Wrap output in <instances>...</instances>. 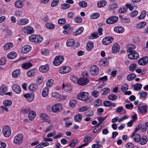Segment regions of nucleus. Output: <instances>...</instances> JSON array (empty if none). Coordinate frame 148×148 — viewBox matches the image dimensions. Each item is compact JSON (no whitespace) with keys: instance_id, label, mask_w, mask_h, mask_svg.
<instances>
[{"instance_id":"obj_1","label":"nucleus","mask_w":148,"mask_h":148,"mask_svg":"<svg viewBox=\"0 0 148 148\" xmlns=\"http://www.w3.org/2000/svg\"><path fill=\"white\" fill-rule=\"evenodd\" d=\"M88 93L86 92H80L77 96L78 99L82 101H85L87 103L92 101V99L88 97Z\"/></svg>"},{"instance_id":"obj_2","label":"nucleus","mask_w":148,"mask_h":148,"mask_svg":"<svg viewBox=\"0 0 148 148\" xmlns=\"http://www.w3.org/2000/svg\"><path fill=\"white\" fill-rule=\"evenodd\" d=\"M29 40L32 42L40 43L42 41L43 38L40 35L33 34L29 36Z\"/></svg>"},{"instance_id":"obj_3","label":"nucleus","mask_w":148,"mask_h":148,"mask_svg":"<svg viewBox=\"0 0 148 148\" xmlns=\"http://www.w3.org/2000/svg\"><path fill=\"white\" fill-rule=\"evenodd\" d=\"M64 60V57L62 56H57L55 57L53 64L55 66H58L62 63Z\"/></svg>"},{"instance_id":"obj_4","label":"nucleus","mask_w":148,"mask_h":148,"mask_svg":"<svg viewBox=\"0 0 148 148\" xmlns=\"http://www.w3.org/2000/svg\"><path fill=\"white\" fill-rule=\"evenodd\" d=\"M2 132L5 137H9L11 134V129L10 127L8 125L5 126L3 127Z\"/></svg>"},{"instance_id":"obj_5","label":"nucleus","mask_w":148,"mask_h":148,"mask_svg":"<svg viewBox=\"0 0 148 148\" xmlns=\"http://www.w3.org/2000/svg\"><path fill=\"white\" fill-rule=\"evenodd\" d=\"M23 136L21 134H17L14 137V142L15 144H20L21 143L23 140Z\"/></svg>"},{"instance_id":"obj_6","label":"nucleus","mask_w":148,"mask_h":148,"mask_svg":"<svg viewBox=\"0 0 148 148\" xmlns=\"http://www.w3.org/2000/svg\"><path fill=\"white\" fill-rule=\"evenodd\" d=\"M99 72V69L96 65H93L90 68L89 73L93 75H95L98 74Z\"/></svg>"},{"instance_id":"obj_7","label":"nucleus","mask_w":148,"mask_h":148,"mask_svg":"<svg viewBox=\"0 0 148 148\" xmlns=\"http://www.w3.org/2000/svg\"><path fill=\"white\" fill-rule=\"evenodd\" d=\"M118 17L116 16H111L106 20L107 24H112L116 23L118 20Z\"/></svg>"},{"instance_id":"obj_8","label":"nucleus","mask_w":148,"mask_h":148,"mask_svg":"<svg viewBox=\"0 0 148 148\" xmlns=\"http://www.w3.org/2000/svg\"><path fill=\"white\" fill-rule=\"evenodd\" d=\"M138 64L140 65H145L148 63V57H143L138 61Z\"/></svg>"},{"instance_id":"obj_9","label":"nucleus","mask_w":148,"mask_h":148,"mask_svg":"<svg viewBox=\"0 0 148 148\" xmlns=\"http://www.w3.org/2000/svg\"><path fill=\"white\" fill-rule=\"evenodd\" d=\"M89 81V80L86 78H81L77 79V83L78 84L82 86L86 85Z\"/></svg>"},{"instance_id":"obj_10","label":"nucleus","mask_w":148,"mask_h":148,"mask_svg":"<svg viewBox=\"0 0 148 148\" xmlns=\"http://www.w3.org/2000/svg\"><path fill=\"white\" fill-rule=\"evenodd\" d=\"M113 38L110 37H107L104 38L102 40V43L104 45H108L113 40Z\"/></svg>"},{"instance_id":"obj_11","label":"nucleus","mask_w":148,"mask_h":148,"mask_svg":"<svg viewBox=\"0 0 148 148\" xmlns=\"http://www.w3.org/2000/svg\"><path fill=\"white\" fill-rule=\"evenodd\" d=\"M130 54H128V57L131 60H134L137 59L139 57V55L137 52H134L130 53Z\"/></svg>"},{"instance_id":"obj_12","label":"nucleus","mask_w":148,"mask_h":148,"mask_svg":"<svg viewBox=\"0 0 148 148\" xmlns=\"http://www.w3.org/2000/svg\"><path fill=\"white\" fill-rule=\"evenodd\" d=\"M24 33H27L29 34H31L34 33V29L31 26H27L23 28L22 29Z\"/></svg>"},{"instance_id":"obj_13","label":"nucleus","mask_w":148,"mask_h":148,"mask_svg":"<svg viewBox=\"0 0 148 148\" xmlns=\"http://www.w3.org/2000/svg\"><path fill=\"white\" fill-rule=\"evenodd\" d=\"M70 70V67L68 66H65L61 68L59 71V72L62 74H65L68 73Z\"/></svg>"},{"instance_id":"obj_14","label":"nucleus","mask_w":148,"mask_h":148,"mask_svg":"<svg viewBox=\"0 0 148 148\" xmlns=\"http://www.w3.org/2000/svg\"><path fill=\"white\" fill-rule=\"evenodd\" d=\"M7 90V88L5 84H3L0 87V95H3L5 94Z\"/></svg>"},{"instance_id":"obj_15","label":"nucleus","mask_w":148,"mask_h":148,"mask_svg":"<svg viewBox=\"0 0 148 148\" xmlns=\"http://www.w3.org/2000/svg\"><path fill=\"white\" fill-rule=\"evenodd\" d=\"M114 30L116 33H121L124 32V29L123 27L117 26L114 28Z\"/></svg>"},{"instance_id":"obj_16","label":"nucleus","mask_w":148,"mask_h":148,"mask_svg":"<svg viewBox=\"0 0 148 148\" xmlns=\"http://www.w3.org/2000/svg\"><path fill=\"white\" fill-rule=\"evenodd\" d=\"M29 22V20L26 18L21 19L17 23L18 25H26Z\"/></svg>"},{"instance_id":"obj_17","label":"nucleus","mask_w":148,"mask_h":148,"mask_svg":"<svg viewBox=\"0 0 148 148\" xmlns=\"http://www.w3.org/2000/svg\"><path fill=\"white\" fill-rule=\"evenodd\" d=\"M60 103L57 104L53 105L52 108V111L53 112H57L60 111Z\"/></svg>"},{"instance_id":"obj_18","label":"nucleus","mask_w":148,"mask_h":148,"mask_svg":"<svg viewBox=\"0 0 148 148\" xmlns=\"http://www.w3.org/2000/svg\"><path fill=\"white\" fill-rule=\"evenodd\" d=\"M31 47L29 45H26L23 47L21 49V52L23 53H26L31 50Z\"/></svg>"},{"instance_id":"obj_19","label":"nucleus","mask_w":148,"mask_h":148,"mask_svg":"<svg viewBox=\"0 0 148 148\" xmlns=\"http://www.w3.org/2000/svg\"><path fill=\"white\" fill-rule=\"evenodd\" d=\"M49 67L48 64L42 65L39 68L40 71L42 73H46L49 70Z\"/></svg>"},{"instance_id":"obj_20","label":"nucleus","mask_w":148,"mask_h":148,"mask_svg":"<svg viewBox=\"0 0 148 148\" xmlns=\"http://www.w3.org/2000/svg\"><path fill=\"white\" fill-rule=\"evenodd\" d=\"M147 106L140 104L138 106V109L141 113H144L147 112Z\"/></svg>"},{"instance_id":"obj_21","label":"nucleus","mask_w":148,"mask_h":148,"mask_svg":"<svg viewBox=\"0 0 148 148\" xmlns=\"http://www.w3.org/2000/svg\"><path fill=\"white\" fill-rule=\"evenodd\" d=\"M12 90L17 94L20 93L21 91V89L20 87L18 85L15 84L12 86Z\"/></svg>"},{"instance_id":"obj_22","label":"nucleus","mask_w":148,"mask_h":148,"mask_svg":"<svg viewBox=\"0 0 148 148\" xmlns=\"http://www.w3.org/2000/svg\"><path fill=\"white\" fill-rule=\"evenodd\" d=\"M100 64L103 66H105L108 65L109 63L108 60L107 58H103L99 61Z\"/></svg>"},{"instance_id":"obj_23","label":"nucleus","mask_w":148,"mask_h":148,"mask_svg":"<svg viewBox=\"0 0 148 148\" xmlns=\"http://www.w3.org/2000/svg\"><path fill=\"white\" fill-rule=\"evenodd\" d=\"M136 48V46L133 44H129L127 46V53H131L134 52L135 51L134 50Z\"/></svg>"},{"instance_id":"obj_24","label":"nucleus","mask_w":148,"mask_h":148,"mask_svg":"<svg viewBox=\"0 0 148 148\" xmlns=\"http://www.w3.org/2000/svg\"><path fill=\"white\" fill-rule=\"evenodd\" d=\"M17 56V53L14 51H12L7 55L8 58L10 59H12L15 58Z\"/></svg>"},{"instance_id":"obj_25","label":"nucleus","mask_w":148,"mask_h":148,"mask_svg":"<svg viewBox=\"0 0 148 148\" xmlns=\"http://www.w3.org/2000/svg\"><path fill=\"white\" fill-rule=\"evenodd\" d=\"M120 45L118 44H116L112 47V52L114 53L117 52L119 50Z\"/></svg>"},{"instance_id":"obj_26","label":"nucleus","mask_w":148,"mask_h":148,"mask_svg":"<svg viewBox=\"0 0 148 148\" xmlns=\"http://www.w3.org/2000/svg\"><path fill=\"white\" fill-rule=\"evenodd\" d=\"M33 64L30 62L25 63L22 65V67L23 69H27L32 67Z\"/></svg>"},{"instance_id":"obj_27","label":"nucleus","mask_w":148,"mask_h":148,"mask_svg":"<svg viewBox=\"0 0 148 148\" xmlns=\"http://www.w3.org/2000/svg\"><path fill=\"white\" fill-rule=\"evenodd\" d=\"M147 138L146 136H143L140 138L139 142L140 145H143L147 143Z\"/></svg>"},{"instance_id":"obj_28","label":"nucleus","mask_w":148,"mask_h":148,"mask_svg":"<svg viewBox=\"0 0 148 148\" xmlns=\"http://www.w3.org/2000/svg\"><path fill=\"white\" fill-rule=\"evenodd\" d=\"M13 44L11 42L6 43L3 46V49L5 50H8L12 48Z\"/></svg>"},{"instance_id":"obj_29","label":"nucleus","mask_w":148,"mask_h":148,"mask_svg":"<svg viewBox=\"0 0 148 148\" xmlns=\"http://www.w3.org/2000/svg\"><path fill=\"white\" fill-rule=\"evenodd\" d=\"M36 116V113L34 111H31L28 114L29 120L30 121L33 120Z\"/></svg>"},{"instance_id":"obj_30","label":"nucleus","mask_w":148,"mask_h":148,"mask_svg":"<svg viewBox=\"0 0 148 148\" xmlns=\"http://www.w3.org/2000/svg\"><path fill=\"white\" fill-rule=\"evenodd\" d=\"M36 72V69L30 70L27 72V75L29 77H32L35 75V73Z\"/></svg>"},{"instance_id":"obj_31","label":"nucleus","mask_w":148,"mask_h":148,"mask_svg":"<svg viewBox=\"0 0 148 148\" xmlns=\"http://www.w3.org/2000/svg\"><path fill=\"white\" fill-rule=\"evenodd\" d=\"M138 94L140 95L141 98L143 99H145L147 95V93L143 90H141L138 92Z\"/></svg>"},{"instance_id":"obj_32","label":"nucleus","mask_w":148,"mask_h":148,"mask_svg":"<svg viewBox=\"0 0 148 148\" xmlns=\"http://www.w3.org/2000/svg\"><path fill=\"white\" fill-rule=\"evenodd\" d=\"M94 46V44L92 41H89L88 42L86 45V49L88 51H90L91 50Z\"/></svg>"},{"instance_id":"obj_33","label":"nucleus","mask_w":148,"mask_h":148,"mask_svg":"<svg viewBox=\"0 0 148 148\" xmlns=\"http://www.w3.org/2000/svg\"><path fill=\"white\" fill-rule=\"evenodd\" d=\"M21 72L20 70L17 69L14 70L12 73V76L13 77L16 78L20 75Z\"/></svg>"},{"instance_id":"obj_34","label":"nucleus","mask_w":148,"mask_h":148,"mask_svg":"<svg viewBox=\"0 0 148 148\" xmlns=\"http://www.w3.org/2000/svg\"><path fill=\"white\" fill-rule=\"evenodd\" d=\"M142 127V125L141 124H139L135 128L134 132L132 134L131 136V138H132L135 135V133H136Z\"/></svg>"},{"instance_id":"obj_35","label":"nucleus","mask_w":148,"mask_h":148,"mask_svg":"<svg viewBox=\"0 0 148 148\" xmlns=\"http://www.w3.org/2000/svg\"><path fill=\"white\" fill-rule=\"evenodd\" d=\"M142 87V85L140 84H136L133 86L134 90L139 91L140 90Z\"/></svg>"},{"instance_id":"obj_36","label":"nucleus","mask_w":148,"mask_h":148,"mask_svg":"<svg viewBox=\"0 0 148 148\" xmlns=\"http://www.w3.org/2000/svg\"><path fill=\"white\" fill-rule=\"evenodd\" d=\"M84 30V28L83 27H80L79 29L74 32L73 33V35L75 36H77V35L80 34L82 32H83Z\"/></svg>"},{"instance_id":"obj_37","label":"nucleus","mask_w":148,"mask_h":148,"mask_svg":"<svg viewBox=\"0 0 148 148\" xmlns=\"http://www.w3.org/2000/svg\"><path fill=\"white\" fill-rule=\"evenodd\" d=\"M38 87V86L36 84H32L29 86L28 88L32 91H34L37 89Z\"/></svg>"},{"instance_id":"obj_38","label":"nucleus","mask_w":148,"mask_h":148,"mask_svg":"<svg viewBox=\"0 0 148 148\" xmlns=\"http://www.w3.org/2000/svg\"><path fill=\"white\" fill-rule=\"evenodd\" d=\"M147 23L145 21L142 22L138 24L136 26L137 29H141L143 28L146 25Z\"/></svg>"},{"instance_id":"obj_39","label":"nucleus","mask_w":148,"mask_h":148,"mask_svg":"<svg viewBox=\"0 0 148 148\" xmlns=\"http://www.w3.org/2000/svg\"><path fill=\"white\" fill-rule=\"evenodd\" d=\"M116 111L121 114H123L125 113L126 110L122 107H119L116 109Z\"/></svg>"},{"instance_id":"obj_40","label":"nucleus","mask_w":148,"mask_h":148,"mask_svg":"<svg viewBox=\"0 0 148 148\" xmlns=\"http://www.w3.org/2000/svg\"><path fill=\"white\" fill-rule=\"evenodd\" d=\"M82 117V116L81 114H78L75 116L74 120L75 121L79 122L81 120Z\"/></svg>"},{"instance_id":"obj_41","label":"nucleus","mask_w":148,"mask_h":148,"mask_svg":"<svg viewBox=\"0 0 148 148\" xmlns=\"http://www.w3.org/2000/svg\"><path fill=\"white\" fill-rule=\"evenodd\" d=\"M45 26L48 29H53L55 28L54 25L49 23H48L45 24Z\"/></svg>"},{"instance_id":"obj_42","label":"nucleus","mask_w":148,"mask_h":148,"mask_svg":"<svg viewBox=\"0 0 148 148\" xmlns=\"http://www.w3.org/2000/svg\"><path fill=\"white\" fill-rule=\"evenodd\" d=\"M8 26L4 25L2 27V31L3 32H7V35H10L12 33L11 32L10 30H8Z\"/></svg>"},{"instance_id":"obj_43","label":"nucleus","mask_w":148,"mask_h":148,"mask_svg":"<svg viewBox=\"0 0 148 148\" xmlns=\"http://www.w3.org/2000/svg\"><path fill=\"white\" fill-rule=\"evenodd\" d=\"M107 3V2L105 1H102L99 2L97 4V6L99 8L105 6Z\"/></svg>"},{"instance_id":"obj_44","label":"nucleus","mask_w":148,"mask_h":148,"mask_svg":"<svg viewBox=\"0 0 148 148\" xmlns=\"http://www.w3.org/2000/svg\"><path fill=\"white\" fill-rule=\"evenodd\" d=\"M75 41L73 39H69L67 40L66 45L68 47L72 46L74 45Z\"/></svg>"},{"instance_id":"obj_45","label":"nucleus","mask_w":148,"mask_h":148,"mask_svg":"<svg viewBox=\"0 0 148 148\" xmlns=\"http://www.w3.org/2000/svg\"><path fill=\"white\" fill-rule=\"evenodd\" d=\"M134 137V141L136 142H138L141 138L140 135L139 134L135 133V135Z\"/></svg>"},{"instance_id":"obj_46","label":"nucleus","mask_w":148,"mask_h":148,"mask_svg":"<svg viewBox=\"0 0 148 148\" xmlns=\"http://www.w3.org/2000/svg\"><path fill=\"white\" fill-rule=\"evenodd\" d=\"M48 91V88L47 87H45L43 88L42 92V95L43 97H45L47 96Z\"/></svg>"},{"instance_id":"obj_47","label":"nucleus","mask_w":148,"mask_h":148,"mask_svg":"<svg viewBox=\"0 0 148 148\" xmlns=\"http://www.w3.org/2000/svg\"><path fill=\"white\" fill-rule=\"evenodd\" d=\"M136 77V75L134 73L130 74L127 77V79L128 81H131L133 80Z\"/></svg>"},{"instance_id":"obj_48","label":"nucleus","mask_w":148,"mask_h":148,"mask_svg":"<svg viewBox=\"0 0 148 148\" xmlns=\"http://www.w3.org/2000/svg\"><path fill=\"white\" fill-rule=\"evenodd\" d=\"M78 143V140L77 139H74L71 141V142L69 145L68 146L71 147H73L75 145L76 143Z\"/></svg>"},{"instance_id":"obj_49","label":"nucleus","mask_w":148,"mask_h":148,"mask_svg":"<svg viewBox=\"0 0 148 148\" xmlns=\"http://www.w3.org/2000/svg\"><path fill=\"white\" fill-rule=\"evenodd\" d=\"M147 14V12L145 10H143L141 13L140 16L138 17V18L139 19H143L145 18Z\"/></svg>"},{"instance_id":"obj_50","label":"nucleus","mask_w":148,"mask_h":148,"mask_svg":"<svg viewBox=\"0 0 148 148\" xmlns=\"http://www.w3.org/2000/svg\"><path fill=\"white\" fill-rule=\"evenodd\" d=\"M15 5L16 7L18 8H21L23 7V3L20 1H16L15 3Z\"/></svg>"},{"instance_id":"obj_51","label":"nucleus","mask_w":148,"mask_h":148,"mask_svg":"<svg viewBox=\"0 0 148 148\" xmlns=\"http://www.w3.org/2000/svg\"><path fill=\"white\" fill-rule=\"evenodd\" d=\"M117 98V96L113 94H111L108 96V99L112 101L115 100Z\"/></svg>"},{"instance_id":"obj_52","label":"nucleus","mask_w":148,"mask_h":148,"mask_svg":"<svg viewBox=\"0 0 148 148\" xmlns=\"http://www.w3.org/2000/svg\"><path fill=\"white\" fill-rule=\"evenodd\" d=\"M127 10V8L125 7H123L121 8L118 10V12L121 14L123 13L126 12Z\"/></svg>"},{"instance_id":"obj_53","label":"nucleus","mask_w":148,"mask_h":148,"mask_svg":"<svg viewBox=\"0 0 148 148\" xmlns=\"http://www.w3.org/2000/svg\"><path fill=\"white\" fill-rule=\"evenodd\" d=\"M102 101L100 99H97L95 101V103L94 104L95 107L99 106L102 104Z\"/></svg>"},{"instance_id":"obj_54","label":"nucleus","mask_w":148,"mask_h":148,"mask_svg":"<svg viewBox=\"0 0 148 148\" xmlns=\"http://www.w3.org/2000/svg\"><path fill=\"white\" fill-rule=\"evenodd\" d=\"M128 86L127 84H125L122 85L121 87V90L123 92H125L128 89Z\"/></svg>"},{"instance_id":"obj_55","label":"nucleus","mask_w":148,"mask_h":148,"mask_svg":"<svg viewBox=\"0 0 148 148\" xmlns=\"http://www.w3.org/2000/svg\"><path fill=\"white\" fill-rule=\"evenodd\" d=\"M40 116L43 120L46 121L48 120V117L46 114L41 113L40 114Z\"/></svg>"},{"instance_id":"obj_56","label":"nucleus","mask_w":148,"mask_h":148,"mask_svg":"<svg viewBox=\"0 0 148 148\" xmlns=\"http://www.w3.org/2000/svg\"><path fill=\"white\" fill-rule=\"evenodd\" d=\"M110 90V89L108 88H106L101 90V91H103V92H102L101 94L102 95H106L109 92Z\"/></svg>"},{"instance_id":"obj_57","label":"nucleus","mask_w":148,"mask_h":148,"mask_svg":"<svg viewBox=\"0 0 148 148\" xmlns=\"http://www.w3.org/2000/svg\"><path fill=\"white\" fill-rule=\"evenodd\" d=\"M79 5L80 6L83 8H85L87 5V3L84 1L79 2Z\"/></svg>"},{"instance_id":"obj_58","label":"nucleus","mask_w":148,"mask_h":148,"mask_svg":"<svg viewBox=\"0 0 148 148\" xmlns=\"http://www.w3.org/2000/svg\"><path fill=\"white\" fill-rule=\"evenodd\" d=\"M98 37L97 33H93L89 36V38L90 39H94Z\"/></svg>"},{"instance_id":"obj_59","label":"nucleus","mask_w":148,"mask_h":148,"mask_svg":"<svg viewBox=\"0 0 148 148\" xmlns=\"http://www.w3.org/2000/svg\"><path fill=\"white\" fill-rule=\"evenodd\" d=\"M12 104V101L9 100H5L3 103V104L5 106H10Z\"/></svg>"},{"instance_id":"obj_60","label":"nucleus","mask_w":148,"mask_h":148,"mask_svg":"<svg viewBox=\"0 0 148 148\" xmlns=\"http://www.w3.org/2000/svg\"><path fill=\"white\" fill-rule=\"evenodd\" d=\"M76 103V101L74 100H71L69 103L70 106L72 108L75 107Z\"/></svg>"},{"instance_id":"obj_61","label":"nucleus","mask_w":148,"mask_h":148,"mask_svg":"<svg viewBox=\"0 0 148 148\" xmlns=\"http://www.w3.org/2000/svg\"><path fill=\"white\" fill-rule=\"evenodd\" d=\"M54 80L52 79H49L46 83L47 86L50 87L53 84Z\"/></svg>"},{"instance_id":"obj_62","label":"nucleus","mask_w":148,"mask_h":148,"mask_svg":"<svg viewBox=\"0 0 148 148\" xmlns=\"http://www.w3.org/2000/svg\"><path fill=\"white\" fill-rule=\"evenodd\" d=\"M100 16V14L98 13H93L91 16V19H97Z\"/></svg>"},{"instance_id":"obj_63","label":"nucleus","mask_w":148,"mask_h":148,"mask_svg":"<svg viewBox=\"0 0 148 148\" xmlns=\"http://www.w3.org/2000/svg\"><path fill=\"white\" fill-rule=\"evenodd\" d=\"M61 8L63 9H66L69 8L70 5L67 3H64L61 5Z\"/></svg>"},{"instance_id":"obj_64","label":"nucleus","mask_w":148,"mask_h":148,"mask_svg":"<svg viewBox=\"0 0 148 148\" xmlns=\"http://www.w3.org/2000/svg\"><path fill=\"white\" fill-rule=\"evenodd\" d=\"M136 64L135 63H134L131 65L129 67V69L130 71H133L136 68Z\"/></svg>"}]
</instances>
